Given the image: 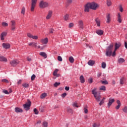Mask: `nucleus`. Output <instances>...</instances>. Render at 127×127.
I'll return each mask as SVG.
<instances>
[{"mask_svg": "<svg viewBox=\"0 0 127 127\" xmlns=\"http://www.w3.org/2000/svg\"><path fill=\"white\" fill-rule=\"evenodd\" d=\"M0 61L6 62L7 61V59H6L4 57L1 56L0 57Z\"/></svg>", "mask_w": 127, "mask_h": 127, "instance_id": "nucleus-23", "label": "nucleus"}, {"mask_svg": "<svg viewBox=\"0 0 127 127\" xmlns=\"http://www.w3.org/2000/svg\"><path fill=\"white\" fill-rule=\"evenodd\" d=\"M97 34L98 35H103L104 32L102 30H97L96 31Z\"/></svg>", "mask_w": 127, "mask_h": 127, "instance_id": "nucleus-20", "label": "nucleus"}, {"mask_svg": "<svg viewBox=\"0 0 127 127\" xmlns=\"http://www.w3.org/2000/svg\"><path fill=\"white\" fill-rule=\"evenodd\" d=\"M73 107H76V108H79V106H78V103L77 102H74L72 104Z\"/></svg>", "mask_w": 127, "mask_h": 127, "instance_id": "nucleus-41", "label": "nucleus"}, {"mask_svg": "<svg viewBox=\"0 0 127 127\" xmlns=\"http://www.w3.org/2000/svg\"><path fill=\"white\" fill-rule=\"evenodd\" d=\"M27 36H28V37H29V38H32L33 35L31 34L28 33L27 34Z\"/></svg>", "mask_w": 127, "mask_h": 127, "instance_id": "nucleus-51", "label": "nucleus"}, {"mask_svg": "<svg viewBox=\"0 0 127 127\" xmlns=\"http://www.w3.org/2000/svg\"><path fill=\"white\" fill-rule=\"evenodd\" d=\"M104 103H105V101H104V100H101L99 103V106H102Z\"/></svg>", "mask_w": 127, "mask_h": 127, "instance_id": "nucleus-59", "label": "nucleus"}, {"mask_svg": "<svg viewBox=\"0 0 127 127\" xmlns=\"http://www.w3.org/2000/svg\"><path fill=\"white\" fill-rule=\"evenodd\" d=\"M120 84L123 85L124 84V78L120 79Z\"/></svg>", "mask_w": 127, "mask_h": 127, "instance_id": "nucleus-57", "label": "nucleus"}, {"mask_svg": "<svg viewBox=\"0 0 127 127\" xmlns=\"http://www.w3.org/2000/svg\"><path fill=\"white\" fill-rule=\"evenodd\" d=\"M88 82L89 83V84H92V83L93 82V78H89L88 79Z\"/></svg>", "mask_w": 127, "mask_h": 127, "instance_id": "nucleus-46", "label": "nucleus"}, {"mask_svg": "<svg viewBox=\"0 0 127 127\" xmlns=\"http://www.w3.org/2000/svg\"><path fill=\"white\" fill-rule=\"evenodd\" d=\"M59 71V69H56L53 72V75L54 76H56V75H57V73L58 72V71Z\"/></svg>", "mask_w": 127, "mask_h": 127, "instance_id": "nucleus-32", "label": "nucleus"}, {"mask_svg": "<svg viewBox=\"0 0 127 127\" xmlns=\"http://www.w3.org/2000/svg\"><path fill=\"white\" fill-rule=\"evenodd\" d=\"M98 6L99 5L94 2H92L91 3H87L85 5L84 11L85 12H89V11H90V9L96 10V9H97Z\"/></svg>", "mask_w": 127, "mask_h": 127, "instance_id": "nucleus-1", "label": "nucleus"}, {"mask_svg": "<svg viewBox=\"0 0 127 127\" xmlns=\"http://www.w3.org/2000/svg\"><path fill=\"white\" fill-rule=\"evenodd\" d=\"M52 13H53L52 11H51V10L49 11V12L48 13V15H47V17H46V18L47 19H50V18H51V17L52 16Z\"/></svg>", "mask_w": 127, "mask_h": 127, "instance_id": "nucleus-13", "label": "nucleus"}, {"mask_svg": "<svg viewBox=\"0 0 127 127\" xmlns=\"http://www.w3.org/2000/svg\"><path fill=\"white\" fill-rule=\"evenodd\" d=\"M117 103L118 104V105L116 107V110H119L120 108L121 107V106H122V104H121V101L120 100H117Z\"/></svg>", "mask_w": 127, "mask_h": 127, "instance_id": "nucleus-19", "label": "nucleus"}, {"mask_svg": "<svg viewBox=\"0 0 127 127\" xmlns=\"http://www.w3.org/2000/svg\"><path fill=\"white\" fill-rule=\"evenodd\" d=\"M119 9L121 12H123L124 11V9L123 8V7L122 6V5H120L119 6Z\"/></svg>", "mask_w": 127, "mask_h": 127, "instance_id": "nucleus-44", "label": "nucleus"}, {"mask_svg": "<svg viewBox=\"0 0 127 127\" xmlns=\"http://www.w3.org/2000/svg\"><path fill=\"white\" fill-rule=\"evenodd\" d=\"M41 42L42 43H43V44H47V43H48V38H45V39H42V40H41Z\"/></svg>", "mask_w": 127, "mask_h": 127, "instance_id": "nucleus-16", "label": "nucleus"}, {"mask_svg": "<svg viewBox=\"0 0 127 127\" xmlns=\"http://www.w3.org/2000/svg\"><path fill=\"white\" fill-rule=\"evenodd\" d=\"M30 106H31V102L29 99L27 100V102L23 105V107L25 111H28L30 109Z\"/></svg>", "mask_w": 127, "mask_h": 127, "instance_id": "nucleus-5", "label": "nucleus"}, {"mask_svg": "<svg viewBox=\"0 0 127 127\" xmlns=\"http://www.w3.org/2000/svg\"><path fill=\"white\" fill-rule=\"evenodd\" d=\"M84 113L85 114H88V109H87V108L85 107L84 109Z\"/></svg>", "mask_w": 127, "mask_h": 127, "instance_id": "nucleus-56", "label": "nucleus"}, {"mask_svg": "<svg viewBox=\"0 0 127 127\" xmlns=\"http://www.w3.org/2000/svg\"><path fill=\"white\" fill-rule=\"evenodd\" d=\"M95 61H93V60H89L88 62V65H89V66H94V65L95 64Z\"/></svg>", "mask_w": 127, "mask_h": 127, "instance_id": "nucleus-15", "label": "nucleus"}, {"mask_svg": "<svg viewBox=\"0 0 127 127\" xmlns=\"http://www.w3.org/2000/svg\"><path fill=\"white\" fill-rule=\"evenodd\" d=\"M65 90L66 91H69V90H70V87H68V86H66L65 87Z\"/></svg>", "mask_w": 127, "mask_h": 127, "instance_id": "nucleus-62", "label": "nucleus"}, {"mask_svg": "<svg viewBox=\"0 0 127 127\" xmlns=\"http://www.w3.org/2000/svg\"><path fill=\"white\" fill-rule=\"evenodd\" d=\"M18 63H19V62L16 60H13L10 62V64L13 66H16Z\"/></svg>", "mask_w": 127, "mask_h": 127, "instance_id": "nucleus-8", "label": "nucleus"}, {"mask_svg": "<svg viewBox=\"0 0 127 127\" xmlns=\"http://www.w3.org/2000/svg\"><path fill=\"white\" fill-rule=\"evenodd\" d=\"M125 47L126 48V49H127V42H125Z\"/></svg>", "mask_w": 127, "mask_h": 127, "instance_id": "nucleus-64", "label": "nucleus"}, {"mask_svg": "<svg viewBox=\"0 0 127 127\" xmlns=\"http://www.w3.org/2000/svg\"><path fill=\"white\" fill-rule=\"evenodd\" d=\"M1 82H2L3 83H8V80H7V79H2L1 80Z\"/></svg>", "mask_w": 127, "mask_h": 127, "instance_id": "nucleus-50", "label": "nucleus"}, {"mask_svg": "<svg viewBox=\"0 0 127 127\" xmlns=\"http://www.w3.org/2000/svg\"><path fill=\"white\" fill-rule=\"evenodd\" d=\"M95 22L96 23L97 26H100L101 24V21H100V19H99V18H96L95 19Z\"/></svg>", "mask_w": 127, "mask_h": 127, "instance_id": "nucleus-21", "label": "nucleus"}, {"mask_svg": "<svg viewBox=\"0 0 127 127\" xmlns=\"http://www.w3.org/2000/svg\"><path fill=\"white\" fill-rule=\"evenodd\" d=\"M72 0H67V3H72Z\"/></svg>", "mask_w": 127, "mask_h": 127, "instance_id": "nucleus-63", "label": "nucleus"}, {"mask_svg": "<svg viewBox=\"0 0 127 127\" xmlns=\"http://www.w3.org/2000/svg\"><path fill=\"white\" fill-rule=\"evenodd\" d=\"M60 85V82H55L54 84V87H58Z\"/></svg>", "mask_w": 127, "mask_h": 127, "instance_id": "nucleus-45", "label": "nucleus"}, {"mask_svg": "<svg viewBox=\"0 0 127 127\" xmlns=\"http://www.w3.org/2000/svg\"><path fill=\"white\" fill-rule=\"evenodd\" d=\"M69 61L70 63H74V58H73V57H70L69 58Z\"/></svg>", "mask_w": 127, "mask_h": 127, "instance_id": "nucleus-28", "label": "nucleus"}, {"mask_svg": "<svg viewBox=\"0 0 127 127\" xmlns=\"http://www.w3.org/2000/svg\"><path fill=\"white\" fill-rule=\"evenodd\" d=\"M32 38L36 40L38 39V37L37 36H32Z\"/></svg>", "mask_w": 127, "mask_h": 127, "instance_id": "nucleus-49", "label": "nucleus"}, {"mask_svg": "<svg viewBox=\"0 0 127 127\" xmlns=\"http://www.w3.org/2000/svg\"><path fill=\"white\" fill-rule=\"evenodd\" d=\"M64 20H68V19H69V15L68 14H65L64 17Z\"/></svg>", "mask_w": 127, "mask_h": 127, "instance_id": "nucleus-34", "label": "nucleus"}, {"mask_svg": "<svg viewBox=\"0 0 127 127\" xmlns=\"http://www.w3.org/2000/svg\"><path fill=\"white\" fill-rule=\"evenodd\" d=\"M73 26L74 24H73V23H70L68 27H69V28H71V27H73Z\"/></svg>", "mask_w": 127, "mask_h": 127, "instance_id": "nucleus-53", "label": "nucleus"}, {"mask_svg": "<svg viewBox=\"0 0 127 127\" xmlns=\"http://www.w3.org/2000/svg\"><path fill=\"white\" fill-rule=\"evenodd\" d=\"M114 102H115L114 99L110 98L109 99V102L108 103V108H110V107H111V106H112V104H113V103H114Z\"/></svg>", "mask_w": 127, "mask_h": 127, "instance_id": "nucleus-11", "label": "nucleus"}, {"mask_svg": "<svg viewBox=\"0 0 127 127\" xmlns=\"http://www.w3.org/2000/svg\"><path fill=\"white\" fill-rule=\"evenodd\" d=\"M49 5V4L48 2L42 0L40 1L39 4V6L40 8H45L46 7H48V6Z\"/></svg>", "mask_w": 127, "mask_h": 127, "instance_id": "nucleus-4", "label": "nucleus"}, {"mask_svg": "<svg viewBox=\"0 0 127 127\" xmlns=\"http://www.w3.org/2000/svg\"><path fill=\"white\" fill-rule=\"evenodd\" d=\"M2 45L4 49H9V48H10V44L9 43H3Z\"/></svg>", "mask_w": 127, "mask_h": 127, "instance_id": "nucleus-9", "label": "nucleus"}, {"mask_svg": "<svg viewBox=\"0 0 127 127\" xmlns=\"http://www.w3.org/2000/svg\"><path fill=\"white\" fill-rule=\"evenodd\" d=\"M125 62V59L123 58H121L118 60V63L120 64H122V63H124Z\"/></svg>", "mask_w": 127, "mask_h": 127, "instance_id": "nucleus-25", "label": "nucleus"}, {"mask_svg": "<svg viewBox=\"0 0 127 127\" xmlns=\"http://www.w3.org/2000/svg\"><path fill=\"white\" fill-rule=\"evenodd\" d=\"M6 34H7V33L6 32H3L1 33L0 35L1 40H4V37L6 36Z\"/></svg>", "mask_w": 127, "mask_h": 127, "instance_id": "nucleus-12", "label": "nucleus"}, {"mask_svg": "<svg viewBox=\"0 0 127 127\" xmlns=\"http://www.w3.org/2000/svg\"><path fill=\"white\" fill-rule=\"evenodd\" d=\"M37 0H31V11H34L36 5Z\"/></svg>", "mask_w": 127, "mask_h": 127, "instance_id": "nucleus-6", "label": "nucleus"}, {"mask_svg": "<svg viewBox=\"0 0 127 127\" xmlns=\"http://www.w3.org/2000/svg\"><path fill=\"white\" fill-rule=\"evenodd\" d=\"M123 111L124 113H125L126 114H127V107L125 106L123 109Z\"/></svg>", "mask_w": 127, "mask_h": 127, "instance_id": "nucleus-39", "label": "nucleus"}, {"mask_svg": "<svg viewBox=\"0 0 127 127\" xmlns=\"http://www.w3.org/2000/svg\"><path fill=\"white\" fill-rule=\"evenodd\" d=\"M39 55L41 56H42L43 57H44V58H47V55L46 54V53H44V52H40Z\"/></svg>", "mask_w": 127, "mask_h": 127, "instance_id": "nucleus-22", "label": "nucleus"}, {"mask_svg": "<svg viewBox=\"0 0 127 127\" xmlns=\"http://www.w3.org/2000/svg\"><path fill=\"white\" fill-rule=\"evenodd\" d=\"M96 90H97V89L96 88L93 89L92 90V94H93V96L96 101L97 102H100V101H101V98H102V96L101 95V94H100V93H98Z\"/></svg>", "mask_w": 127, "mask_h": 127, "instance_id": "nucleus-2", "label": "nucleus"}, {"mask_svg": "<svg viewBox=\"0 0 127 127\" xmlns=\"http://www.w3.org/2000/svg\"><path fill=\"white\" fill-rule=\"evenodd\" d=\"M106 19L107 23H110V22H111V14L107 13L106 14Z\"/></svg>", "mask_w": 127, "mask_h": 127, "instance_id": "nucleus-10", "label": "nucleus"}, {"mask_svg": "<svg viewBox=\"0 0 127 127\" xmlns=\"http://www.w3.org/2000/svg\"><path fill=\"white\" fill-rule=\"evenodd\" d=\"M118 21L119 23H122V16L120 13H118Z\"/></svg>", "mask_w": 127, "mask_h": 127, "instance_id": "nucleus-17", "label": "nucleus"}, {"mask_svg": "<svg viewBox=\"0 0 127 127\" xmlns=\"http://www.w3.org/2000/svg\"><path fill=\"white\" fill-rule=\"evenodd\" d=\"M100 82L103 85H108V84H109V82H108L107 80H101Z\"/></svg>", "mask_w": 127, "mask_h": 127, "instance_id": "nucleus-30", "label": "nucleus"}, {"mask_svg": "<svg viewBox=\"0 0 127 127\" xmlns=\"http://www.w3.org/2000/svg\"><path fill=\"white\" fill-rule=\"evenodd\" d=\"M11 26H15V21H11Z\"/></svg>", "mask_w": 127, "mask_h": 127, "instance_id": "nucleus-40", "label": "nucleus"}, {"mask_svg": "<svg viewBox=\"0 0 127 127\" xmlns=\"http://www.w3.org/2000/svg\"><path fill=\"white\" fill-rule=\"evenodd\" d=\"M43 126L44 127H48V123L47 122H45V121L43 123Z\"/></svg>", "mask_w": 127, "mask_h": 127, "instance_id": "nucleus-36", "label": "nucleus"}, {"mask_svg": "<svg viewBox=\"0 0 127 127\" xmlns=\"http://www.w3.org/2000/svg\"><path fill=\"white\" fill-rule=\"evenodd\" d=\"M36 76L34 75V74H33L31 76V80L32 81H33V80H34V79H35V77Z\"/></svg>", "mask_w": 127, "mask_h": 127, "instance_id": "nucleus-55", "label": "nucleus"}, {"mask_svg": "<svg viewBox=\"0 0 127 127\" xmlns=\"http://www.w3.org/2000/svg\"><path fill=\"white\" fill-rule=\"evenodd\" d=\"M22 86L24 88H28L29 87V84L27 83H23L22 84Z\"/></svg>", "mask_w": 127, "mask_h": 127, "instance_id": "nucleus-37", "label": "nucleus"}, {"mask_svg": "<svg viewBox=\"0 0 127 127\" xmlns=\"http://www.w3.org/2000/svg\"><path fill=\"white\" fill-rule=\"evenodd\" d=\"M2 26H4V27L8 26V24H7L6 22H3L2 23Z\"/></svg>", "mask_w": 127, "mask_h": 127, "instance_id": "nucleus-42", "label": "nucleus"}, {"mask_svg": "<svg viewBox=\"0 0 127 127\" xmlns=\"http://www.w3.org/2000/svg\"><path fill=\"white\" fill-rule=\"evenodd\" d=\"M15 113H22L23 111L22 110V109H20V108L16 107L15 108Z\"/></svg>", "mask_w": 127, "mask_h": 127, "instance_id": "nucleus-18", "label": "nucleus"}, {"mask_svg": "<svg viewBox=\"0 0 127 127\" xmlns=\"http://www.w3.org/2000/svg\"><path fill=\"white\" fill-rule=\"evenodd\" d=\"M34 112L35 115H38V111H37V109H36V108H35L34 109Z\"/></svg>", "mask_w": 127, "mask_h": 127, "instance_id": "nucleus-48", "label": "nucleus"}, {"mask_svg": "<svg viewBox=\"0 0 127 127\" xmlns=\"http://www.w3.org/2000/svg\"><path fill=\"white\" fill-rule=\"evenodd\" d=\"M67 112L68 113H70V114H72L73 113V110H72V109H71L70 108H68L67 109Z\"/></svg>", "mask_w": 127, "mask_h": 127, "instance_id": "nucleus-47", "label": "nucleus"}, {"mask_svg": "<svg viewBox=\"0 0 127 127\" xmlns=\"http://www.w3.org/2000/svg\"><path fill=\"white\" fill-rule=\"evenodd\" d=\"M15 29V26H11V30H12V31H14Z\"/></svg>", "mask_w": 127, "mask_h": 127, "instance_id": "nucleus-54", "label": "nucleus"}, {"mask_svg": "<svg viewBox=\"0 0 127 127\" xmlns=\"http://www.w3.org/2000/svg\"><path fill=\"white\" fill-rule=\"evenodd\" d=\"M58 61H60L61 62L63 61V59H62V57H61V56H59L58 57Z\"/></svg>", "mask_w": 127, "mask_h": 127, "instance_id": "nucleus-43", "label": "nucleus"}, {"mask_svg": "<svg viewBox=\"0 0 127 127\" xmlns=\"http://www.w3.org/2000/svg\"><path fill=\"white\" fill-rule=\"evenodd\" d=\"M101 66H102V68H103V69H105L106 67H107V64H106V63L103 62L102 63Z\"/></svg>", "mask_w": 127, "mask_h": 127, "instance_id": "nucleus-31", "label": "nucleus"}, {"mask_svg": "<svg viewBox=\"0 0 127 127\" xmlns=\"http://www.w3.org/2000/svg\"><path fill=\"white\" fill-rule=\"evenodd\" d=\"M67 96V94L66 93H64L62 95V98H65Z\"/></svg>", "mask_w": 127, "mask_h": 127, "instance_id": "nucleus-58", "label": "nucleus"}, {"mask_svg": "<svg viewBox=\"0 0 127 127\" xmlns=\"http://www.w3.org/2000/svg\"><path fill=\"white\" fill-rule=\"evenodd\" d=\"M47 96V93H44L42 94L41 95V99H44V98H46V96Z\"/></svg>", "mask_w": 127, "mask_h": 127, "instance_id": "nucleus-27", "label": "nucleus"}, {"mask_svg": "<svg viewBox=\"0 0 127 127\" xmlns=\"http://www.w3.org/2000/svg\"><path fill=\"white\" fill-rule=\"evenodd\" d=\"M29 46H34L35 47H36L37 46V43L35 42H31L29 44Z\"/></svg>", "mask_w": 127, "mask_h": 127, "instance_id": "nucleus-26", "label": "nucleus"}, {"mask_svg": "<svg viewBox=\"0 0 127 127\" xmlns=\"http://www.w3.org/2000/svg\"><path fill=\"white\" fill-rule=\"evenodd\" d=\"M55 30L53 29H50V33H53L54 32Z\"/></svg>", "mask_w": 127, "mask_h": 127, "instance_id": "nucleus-60", "label": "nucleus"}, {"mask_svg": "<svg viewBox=\"0 0 127 127\" xmlns=\"http://www.w3.org/2000/svg\"><path fill=\"white\" fill-rule=\"evenodd\" d=\"M93 127H99V125H97L96 123H94L93 125Z\"/></svg>", "mask_w": 127, "mask_h": 127, "instance_id": "nucleus-61", "label": "nucleus"}, {"mask_svg": "<svg viewBox=\"0 0 127 127\" xmlns=\"http://www.w3.org/2000/svg\"><path fill=\"white\" fill-rule=\"evenodd\" d=\"M121 43H115V51H117V50L120 48V47H121Z\"/></svg>", "mask_w": 127, "mask_h": 127, "instance_id": "nucleus-14", "label": "nucleus"}, {"mask_svg": "<svg viewBox=\"0 0 127 127\" xmlns=\"http://www.w3.org/2000/svg\"><path fill=\"white\" fill-rule=\"evenodd\" d=\"M100 91H106V86H102L100 88Z\"/></svg>", "mask_w": 127, "mask_h": 127, "instance_id": "nucleus-35", "label": "nucleus"}, {"mask_svg": "<svg viewBox=\"0 0 127 127\" xmlns=\"http://www.w3.org/2000/svg\"><path fill=\"white\" fill-rule=\"evenodd\" d=\"M117 51H116V50H114V51L113 52V54H112V56H113V57H115V56H116V52Z\"/></svg>", "mask_w": 127, "mask_h": 127, "instance_id": "nucleus-52", "label": "nucleus"}, {"mask_svg": "<svg viewBox=\"0 0 127 127\" xmlns=\"http://www.w3.org/2000/svg\"><path fill=\"white\" fill-rule=\"evenodd\" d=\"M21 13H22V14H23V15H24V13H25V7H23L22 8Z\"/></svg>", "mask_w": 127, "mask_h": 127, "instance_id": "nucleus-33", "label": "nucleus"}, {"mask_svg": "<svg viewBox=\"0 0 127 127\" xmlns=\"http://www.w3.org/2000/svg\"><path fill=\"white\" fill-rule=\"evenodd\" d=\"M79 79L82 84H84V83H85V78H84V76L83 75H81Z\"/></svg>", "mask_w": 127, "mask_h": 127, "instance_id": "nucleus-24", "label": "nucleus"}, {"mask_svg": "<svg viewBox=\"0 0 127 127\" xmlns=\"http://www.w3.org/2000/svg\"><path fill=\"white\" fill-rule=\"evenodd\" d=\"M114 48V44H111L106 49V56L111 57L112 56V53H113V49Z\"/></svg>", "mask_w": 127, "mask_h": 127, "instance_id": "nucleus-3", "label": "nucleus"}, {"mask_svg": "<svg viewBox=\"0 0 127 127\" xmlns=\"http://www.w3.org/2000/svg\"><path fill=\"white\" fill-rule=\"evenodd\" d=\"M107 4L108 6L112 5V1L111 0H107Z\"/></svg>", "mask_w": 127, "mask_h": 127, "instance_id": "nucleus-29", "label": "nucleus"}, {"mask_svg": "<svg viewBox=\"0 0 127 127\" xmlns=\"http://www.w3.org/2000/svg\"><path fill=\"white\" fill-rule=\"evenodd\" d=\"M11 92H12L11 90H10L9 92H8L7 90L3 91V93H4V94H6V95H9V93H11Z\"/></svg>", "mask_w": 127, "mask_h": 127, "instance_id": "nucleus-38", "label": "nucleus"}, {"mask_svg": "<svg viewBox=\"0 0 127 127\" xmlns=\"http://www.w3.org/2000/svg\"><path fill=\"white\" fill-rule=\"evenodd\" d=\"M78 27L81 29H83L84 28V21L82 20H79L78 22Z\"/></svg>", "mask_w": 127, "mask_h": 127, "instance_id": "nucleus-7", "label": "nucleus"}]
</instances>
